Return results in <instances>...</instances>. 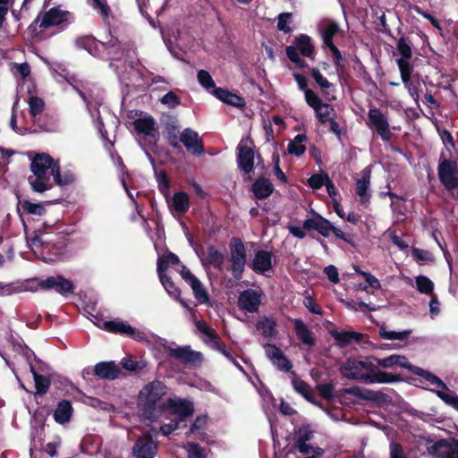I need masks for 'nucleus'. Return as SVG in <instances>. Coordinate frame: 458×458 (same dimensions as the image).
Instances as JSON below:
<instances>
[{
    "label": "nucleus",
    "mask_w": 458,
    "mask_h": 458,
    "mask_svg": "<svg viewBox=\"0 0 458 458\" xmlns=\"http://www.w3.org/2000/svg\"><path fill=\"white\" fill-rule=\"evenodd\" d=\"M54 76H55V79L58 81V82H62L63 80L64 81H66L72 87V89L78 92V94L81 96V98H82V100L85 102V104L87 105V107L88 109L89 110V96L87 95V93L85 91H83L82 89H81V85L76 81V80L72 77V78H70V79H67L65 76H62L61 74L57 73V72H54Z\"/></svg>",
    "instance_id": "a19ab883"
},
{
    "label": "nucleus",
    "mask_w": 458,
    "mask_h": 458,
    "mask_svg": "<svg viewBox=\"0 0 458 458\" xmlns=\"http://www.w3.org/2000/svg\"><path fill=\"white\" fill-rule=\"evenodd\" d=\"M434 283L426 276L420 275L415 277V287L422 294L433 295Z\"/></svg>",
    "instance_id": "ea45409f"
},
{
    "label": "nucleus",
    "mask_w": 458,
    "mask_h": 458,
    "mask_svg": "<svg viewBox=\"0 0 458 458\" xmlns=\"http://www.w3.org/2000/svg\"><path fill=\"white\" fill-rule=\"evenodd\" d=\"M397 65L401 73L403 83L407 89L410 96L414 99L416 103H418L420 95L418 88L411 81L412 67L410 62H406L404 60H397Z\"/></svg>",
    "instance_id": "a211bd4d"
},
{
    "label": "nucleus",
    "mask_w": 458,
    "mask_h": 458,
    "mask_svg": "<svg viewBox=\"0 0 458 458\" xmlns=\"http://www.w3.org/2000/svg\"><path fill=\"white\" fill-rule=\"evenodd\" d=\"M104 328L111 333L129 336L140 343L149 344L150 342L148 339V335H147L146 332L132 327L130 324H128L125 321H106L104 323Z\"/></svg>",
    "instance_id": "6e6552de"
},
{
    "label": "nucleus",
    "mask_w": 458,
    "mask_h": 458,
    "mask_svg": "<svg viewBox=\"0 0 458 458\" xmlns=\"http://www.w3.org/2000/svg\"><path fill=\"white\" fill-rule=\"evenodd\" d=\"M166 393V386L159 380L149 382L142 387L138 396V407L144 420L153 422L163 414L165 408L163 398Z\"/></svg>",
    "instance_id": "7ed1b4c3"
},
{
    "label": "nucleus",
    "mask_w": 458,
    "mask_h": 458,
    "mask_svg": "<svg viewBox=\"0 0 458 458\" xmlns=\"http://www.w3.org/2000/svg\"><path fill=\"white\" fill-rule=\"evenodd\" d=\"M318 30L326 47L334 43L333 38L338 33L340 27L339 24L333 20H322L318 23Z\"/></svg>",
    "instance_id": "b1692460"
},
{
    "label": "nucleus",
    "mask_w": 458,
    "mask_h": 458,
    "mask_svg": "<svg viewBox=\"0 0 458 458\" xmlns=\"http://www.w3.org/2000/svg\"><path fill=\"white\" fill-rule=\"evenodd\" d=\"M252 191L256 198L265 199L272 194L274 186L268 179L259 178L253 183Z\"/></svg>",
    "instance_id": "7c9ffc66"
},
{
    "label": "nucleus",
    "mask_w": 458,
    "mask_h": 458,
    "mask_svg": "<svg viewBox=\"0 0 458 458\" xmlns=\"http://www.w3.org/2000/svg\"><path fill=\"white\" fill-rule=\"evenodd\" d=\"M208 419L206 415L198 416L191 426L190 432L199 436V437L202 439L204 431L208 426Z\"/></svg>",
    "instance_id": "8fccbe9b"
},
{
    "label": "nucleus",
    "mask_w": 458,
    "mask_h": 458,
    "mask_svg": "<svg viewBox=\"0 0 458 458\" xmlns=\"http://www.w3.org/2000/svg\"><path fill=\"white\" fill-rule=\"evenodd\" d=\"M180 141L193 155L200 156L204 153V148L198 132L190 128L182 131L180 135Z\"/></svg>",
    "instance_id": "f3484780"
},
{
    "label": "nucleus",
    "mask_w": 458,
    "mask_h": 458,
    "mask_svg": "<svg viewBox=\"0 0 458 458\" xmlns=\"http://www.w3.org/2000/svg\"><path fill=\"white\" fill-rule=\"evenodd\" d=\"M197 329L204 335V342L209 344L218 335L214 329L209 327L204 320L196 321Z\"/></svg>",
    "instance_id": "3c124183"
},
{
    "label": "nucleus",
    "mask_w": 458,
    "mask_h": 458,
    "mask_svg": "<svg viewBox=\"0 0 458 458\" xmlns=\"http://www.w3.org/2000/svg\"><path fill=\"white\" fill-rule=\"evenodd\" d=\"M295 47L304 56L310 57L313 55L314 47L310 38L307 35H301L295 40Z\"/></svg>",
    "instance_id": "79ce46f5"
},
{
    "label": "nucleus",
    "mask_w": 458,
    "mask_h": 458,
    "mask_svg": "<svg viewBox=\"0 0 458 458\" xmlns=\"http://www.w3.org/2000/svg\"><path fill=\"white\" fill-rule=\"evenodd\" d=\"M213 95L224 103L233 106H242L244 104V101L241 97L221 88L215 89L213 90Z\"/></svg>",
    "instance_id": "2f4dec72"
},
{
    "label": "nucleus",
    "mask_w": 458,
    "mask_h": 458,
    "mask_svg": "<svg viewBox=\"0 0 458 458\" xmlns=\"http://www.w3.org/2000/svg\"><path fill=\"white\" fill-rule=\"evenodd\" d=\"M263 347L266 356L277 369L284 372L292 369L293 364L291 360L284 355L280 348L271 344H265Z\"/></svg>",
    "instance_id": "f8f14e48"
},
{
    "label": "nucleus",
    "mask_w": 458,
    "mask_h": 458,
    "mask_svg": "<svg viewBox=\"0 0 458 458\" xmlns=\"http://www.w3.org/2000/svg\"><path fill=\"white\" fill-rule=\"evenodd\" d=\"M133 126L137 133L151 137L155 140L158 134L157 123L150 115H144L137 118L133 122Z\"/></svg>",
    "instance_id": "412c9836"
},
{
    "label": "nucleus",
    "mask_w": 458,
    "mask_h": 458,
    "mask_svg": "<svg viewBox=\"0 0 458 458\" xmlns=\"http://www.w3.org/2000/svg\"><path fill=\"white\" fill-rule=\"evenodd\" d=\"M389 458H408V456L401 445L397 443H391Z\"/></svg>",
    "instance_id": "774afa93"
},
{
    "label": "nucleus",
    "mask_w": 458,
    "mask_h": 458,
    "mask_svg": "<svg viewBox=\"0 0 458 458\" xmlns=\"http://www.w3.org/2000/svg\"><path fill=\"white\" fill-rule=\"evenodd\" d=\"M373 361L377 368L378 366L385 369H394V368H403L411 371L412 365L409 362L408 359L405 356L392 354L386 358H373Z\"/></svg>",
    "instance_id": "aec40b11"
},
{
    "label": "nucleus",
    "mask_w": 458,
    "mask_h": 458,
    "mask_svg": "<svg viewBox=\"0 0 458 458\" xmlns=\"http://www.w3.org/2000/svg\"><path fill=\"white\" fill-rule=\"evenodd\" d=\"M250 267L253 271L259 274H264L272 268V254L267 250H259L255 253L254 258L250 263Z\"/></svg>",
    "instance_id": "393cba45"
},
{
    "label": "nucleus",
    "mask_w": 458,
    "mask_h": 458,
    "mask_svg": "<svg viewBox=\"0 0 458 458\" xmlns=\"http://www.w3.org/2000/svg\"><path fill=\"white\" fill-rule=\"evenodd\" d=\"M170 354L186 364H200L203 359L201 352L192 351L189 346L170 349Z\"/></svg>",
    "instance_id": "4be33fe9"
},
{
    "label": "nucleus",
    "mask_w": 458,
    "mask_h": 458,
    "mask_svg": "<svg viewBox=\"0 0 458 458\" xmlns=\"http://www.w3.org/2000/svg\"><path fill=\"white\" fill-rule=\"evenodd\" d=\"M160 103L172 109L181 104V98L174 92L169 91L160 98Z\"/></svg>",
    "instance_id": "052dcab7"
},
{
    "label": "nucleus",
    "mask_w": 458,
    "mask_h": 458,
    "mask_svg": "<svg viewBox=\"0 0 458 458\" xmlns=\"http://www.w3.org/2000/svg\"><path fill=\"white\" fill-rule=\"evenodd\" d=\"M307 141V136L305 134H298L291 140L287 147V152L290 155L301 157L306 151L305 142Z\"/></svg>",
    "instance_id": "e433bc0d"
},
{
    "label": "nucleus",
    "mask_w": 458,
    "mask_h": 458,
    "mask_svg": "<svg viewBox=\"0 0 458 458\" xmlns=\"http://www.w3.org/2000/svg\"><path fill=\"white\" fill-rule=\"evenodd\" d=\"M330 335L341 347L347 346L352 343H360L363 339V335L356 331L330 330Z\"/></svg>",
    "instance_id": "bb28decb"
},
{
    "label": "nucleus",
    "mask_w": 458,
    "mask_h": 458,
    "mask_svg": "<svg viewBox=\"0 0 458 458\" xmlns=\"http://www.w3.org/2000/svg\"><path fill=\"white\" fill-rule=\"evenodd\" d=\"M68 12H64L59 8H51L49 11L45 13L40 19L37 21H39L40 28H49L53 26H57L68 19Z\"/></svg>",
    "instance_id": "6ab92c4d"
},
{
    "label": "nucleus",
    "mask_w": 458,
    "mask_h": 458,
    "mask_svg": "<svg viewBox=\"0 0 458 458\" xmlns=\"http://www.w3.org/2000/svg\"><path fill=\"white\" fill-rule=\"evenodd\" d=\"M436 393L437 396L446 404L454 407L456 411H458V395L450 391L448 388L445 391H436Z\"/></svg>",
    "instance_id": "864d4df0"
},
{
    "label": "nucleus",
    "mask_w": 458,
    "mask_h": 458,
    "mask_svg": "<svg viewBox=\"0 0 458 458\" xmlns=\"http://www.w3.org/2000/svg\"><path fill=\"white\" fill-rule=\"evenodd\" d=\"M189 458H206L201 447L195 443H189L185 446Z\"/></svg>",
    "instance_id": "338daca9"
},
{
    "label": "nucleus",
    "mask_w": 458,
    "mask_h": 458,
    "mask_svg": "<svg viewBox=\"0 0 458 458\" xmlns=\"http://www.w3.org/2000/svg\"><path fill=\"white\" fill-rule=\"evenodd\" d=\"M293 323L296 335L302 344L310 347L313 346L315 344L313 334L307 325L301 318H293Z\"/></svg>",
    "instance_id": "c85d7f7f"
},
{
    "label": "nucleus",
    "mask_w": 458,
    "mask_h": 458,
    "mask_svg": "<svg viewBox=\"0 0 458 458\" xmlns=\"http://www.w3.org/2000/svg\"><path fill=\"white\" fill-rule=\"evenodd\" d=\"M38 286L41 289H55V292L62 295H66L68 293H73L74 287L72 283L65 279L63 276H49L44 280H41L38 283Z\"/></svg>",
    "instance_id": "dca6fc26"
},
{
    "label": "nucleus",
    "mask_w": 458,
    "mask_h": 458,
    "mask_svg": "<svg viewBox=\"0 0 458 458\" xmlns=\"http://www.w3.org/2000/svg\"><path fill=\"white\" fill-rule=\"evenodd\" d=\"M411 330L394 331L388 330L386 327H381L378 331L379 336L386 340H404L411 335Z\"/></svg>",
    "instance_id": "c03bdc74"
},
{
    "label": "nucleus",
    "mask_w": 458,
    "mask_h": 458,
    "mask_svg": "<svg viewBox=\"0 0 458 458\" xmlns=\"http://www.w3.org/2000/svg\"><path fill=\"white\" fill-rule=\"evenodd\" d=\"M166 406L170 413L180 417V421H183L194 412L193 403L186 399L169 398L166 401Z\"/></svg>",
    "instance_id": "2eb2a0df"
},
{
    "label": "nucleus",
    "mask_w": 458,
    "mask_h": 458,
    "mask_svg": "<svg viewBox=\"0 0 458 458\" xmlns=\"http://www.w3.org/2000/svg\"><path fill=\"white\" fill-rule=\"evenodd\" d=\"M178 265L180 264V259L177 255L172 252H166L161 257L158 258L157 263V271H166L168 265Z\"/></svg>",
    "instance_id": "a18cd8bd"
},
{
    "label": "nucleus",
    "mask_w": 458,
    "mask_h": 458,
    "mask_svg": "<svg viewBox=\"0 0 458 458\" xmlns=\"http://www.w3.org/2000/svg\"><path fill=\"white\" fill-rule=\"evenodd\" d=\"M82 47L92 55H101L102 48L106 47V43L98 41L92 37H85L80 40Z\"/></svg>",
    "instance_id": "58836bf2"
},
{
    "label": "nucleus",
    "mask_w": 458,
    "mask_h": 458,
    "mask_svg": "<svg viewBox=\"0 0 458 458\" xmlns=\"http://www.w3.org/2000/svg\"><path fill=\"white\" fill-rule=\"evenodd\" d=\"M201 261L204 266L208 264L220 269L224 264L225 256L214 247H209L207 251V256L205 258H201Z\"/></svg>",
    "instance_id": "f704fd0d"
},
{
    "label": "nucleus",
    "mask_w": 458,
    "mask_h": 458,
    "mask_svg": "<svg viewBox=\"0 0 458 458\" xmlns=\"http://www.w3.org/2000/svg\"><path fill=\"white\" fill-rule=\"evenodd\" d=\"M339 370L344 377L366 384H389L399 380L398 376L378 369L372 358H349L342 363Z\"/></svg>",
    "instance_id": "f257e3e1"
},
{
    "label": "nucleus",
    "mask_w": 458,
    "mask_h": 458,
    "mask_svg": "<svg viewBox=\"0 0 458 458\" xmlns=\"http://www.w3.org/2000/svg\"><path fill=\"white\" fill-rule=\"evenodd\" d=\"M231 272L234 279L240 280L246 265V250L242 240L233 238L230 243Z\"/></svg>",
    "instance_id": "0eeeda50"
},
{
    "label": "nucleus",
    "mask_w": 458,
    "mask_h": 458,
    "mask_svg": "<svg viewBox=\"0 0 458 458\" xmlns=\"http://www.w3.org/2000/svg\"><path fill=\"white\" fill-rule=\"evenodd\" d=\"M72 411V404L69 401L63 400L59 402L54 411L55 421L62 425L68 423L71 420Z\"/></svg>",
    "instance_id": "c756f323"
},
{
    "label": "nucleus",
    "mask_w": 458,
    "mask_h": 458,
    "mask_svg": "<svg viewBox=\"0 0 458 458\" xmlns=\"http://www.w3.org/2000/svg\"><path fill=\"white\" fill-rule=\"evenodd\" d=\"M428 452L434 458H458V440L441 439L428 446Z\"/></svg>",
    "instance_id": "1a4fd4ad"
},
{
    "label": "nucleus",
    "mask_w": 458,
    "mask_h": 458,
    "mask_svg": "<svg viewBox=\"0 0 458 458\" xmlns=\"http://www.w3.org/2000/svg\"><path fill=\"white\" fill-rule=\"evenodd\" d=\"M310 74L321 89L326 90L333 86V84L322 75L318 68H312L310 70Z\"/></svg>",
    "instance_id": "680f3d73"
},
{
    "label": "nucleus",
    "mask_w": 458,
    "mask_h": 458,
    "mask_svg": "<svg viewBox=\"0 0 458 458\" xmlns=\"http://www.w3.org/2000/svg\"><path fill=\"white\" fill-rule=\"evenodd\" d=\"M248 140H242L237 147V163L239 168L245 174L252 172L254 167L253 149L248 146Z\"/></svg>",
    "instance_id": "4468645a"
},
{
    "label": "nucleus",
    "mask_w": 458,
    "mask_h": 458,
    "mask_svg": "<svg viewBox=\"0 0 458 458\" xmlns=\"http://www.w3.org/2000/svg\"><path fill=\"white\" fill-rule=\"evenodd\" d=\"M190 286L192 289L195 298L200 303H207L209 301L208 293L204 285L202 284V283L199 279L191 284Z\"/></svg>",
    "instance_id": "de8ad7c7"
},
{
    "label": "nucleus",
    "mask_w": 458,
    "mask_h": 458,
    "mask_svg": "<svg viewBox=\"0 0 458 458\" xmlns=\"http://www.w3.org/2000/svg\"><path fill=\"white\" fill-rule=\"evenodd\" d=\"M198 81L207 90H209V89L214 90L215 89H216L215 87L216 84H215V81L212 79L211 75L209 74L208 72H207L205 70H200L198 72Z\"/></svg>",
    "instance_id": "bf43d9fd"
},
{
    "label": "nucleus",
    "mask_w": 458,
    "mask_h": 458,
    "mask_svg": "<svg viewBox=\"0 0 458 458\" xmlns=\"http://www.w3.org/2000/svg\"><path fill=\"white\" fill-rule=\"evenodd\" d=\"M52 233L39 228L27 236V243L34 255L47 263L55 262L62 254V248L53 243Z\"/></svg>",
    "instance_id": "20e7f679"
},
{
    "label": "nucleus",
    "mask_w": 458,
    "mask_h": 458,
    "mask_svg": "<svg viewBox=\"0 0 458 458\" xmlns=\"http://www.w3.org/2000/svg\"><path fill=\"white\" fill-rule=\"evenodd\" d=\"M209 345L218 351L219 352H221L225 357H226L229 360H231L235 366H237L241 370L242 369V368L241 367V365L234 360V359L233 358V356L230 354V352L226 350V347L224 344L221 343L220 341V337L217 336L215 340H213Z\"/></svg>",
    "instance_id": "6e6d98bb"
},
{
    "label": "nucleus",
    "mask_w": 458,
    "mask_h": 458,
    "mask_svg": "<svg viewBox=\"0 0 458 458\" xmlns=\"http://www.w3.org/2000/svg\"><path fill=\"white\" fill-rule=\"evenodd\" d=\"M106 47L102 48V53L106 52L110 59L111 67L116 72L122 81L131 80L132 77L141 78L142 72L139 62H133V56L136 52L133 48L125 47L117 38H111L105 42Z\"/></svg>",
    "instance_id": "f03ea898"
},
{
    "label": "nucleus",
    "mask_w": 458,
    "mask_h": 458,
    "mask_svg": "<svg viewBox=\"0 0 458 458\" xmlns=\"http://www.w3.org/2000/svg\"><path fill=\"white\" fill-rule=\"evenodd\" d=\"M30 170L36 177L53 176L58 185H67L74 181V176L71 173L62 175L58 162L46 153L37 154L31 159Z\"/></svg>",
    "instance_id": "39448f33"
},
{
    "label": "nucleus",
    "mask_w": 458,
    "mask_h": 458,
    "mask_svg": "<svg viewBox=\"0 0 458 458\" xmlns=\"http://www.w3.org/2000/svg\"><path fill=\"white\" fill-rule=\"evenodd\" d=\"M95 374L100 378L113 380L118 377L120 374V369L118 366L111 361V362H98L95 366Z\"/></svg>",
    "instance_id": "cd10ccee"
},
{
    "label": "nucleus",
    "mask_w": 458,
    "mask_h": 458,
    "mask_svg": "<svg viewBox=\"0 0 458 458\" xmlns=\"http://www.w3.org/2000/svg\"><path fill=\"white\" fill-rule=\"evenodd\" d=\"M292 18L291 13H283L278 16L277 29L284 33L291 31L290 21Z\"/></svg>",
    "instance_id": "69168bd1"
},
{
    "label": "nucleus",
    "mask_w": 458,
    "mask_h": 458,
    "mask_svg": "<svg viewBox=\"0 0 458 458\" xmlns=\"http://www.w3.org/2000/svg\"><path fill=\"white\" fill-rule=\"evenodd\" d=\"M21 207L25 212L30 215L43 216L46 212L45 207L41 203H32L29 200H24Z\"/></svg>",
    "instance_id": "5fc2aeb1"
},
{
    "label": "nucleus",
    "mask_w": 458,
    "mask_h": 458,
    "mask_svg": "<svg viewBox=\"0 0 458 458\" xmlns=\"http://www.w3.org/2000/svg\"><path fill=\"white\" fill-rule=\"evenodd\" d=\"M438 176L441 182L448 190L458 188L456 164L451 160L443 161L438 166Z\"/></svg>",
    "instance_id": "ddd939ff"
},
{
    "label": "nucleus",
    "mask_w": 458,
    "mask_h": 458,
    "mask_svg": "<svg viewBox=\"0 0 458 458\" xmlns=\"http://www.w3.org/2000/svg\"><path fill=\"white\" fill-rule=\"evenodd\" d=\"M367 126L375 130L383 141H389L392 137L390 123L386 114L377 107H371L368 111Z\"/></svg>",
    "instance_id": "423d86ee"
},
{
    "label": "nucleus",
    "mask_w": 458,
    "mask_h": 458,
    "mask_svg": "<svg viewBox=\"0 0 458 458\" xmlns=\"http://www.w3.org/2000/svg\"><path fill=\"white\" fill-rule=\"evenodd\" d=\"M328 177L329 176L326 174H313L309 178L308 183L312 189L318 190L325 185Z\"/></svg>",
    "instance_id": "0e129e2a"
},
{
    "label": "nucleus",
    "mask_w": 458,
    "mask_h": 458,
    "mask_svg": "<svg viewBox=\"0 0 458 458\" xmlns=\"http://www.w3.org/2000/svg\"><path fill=\"white\" fill-rule=\"evenodd\" d=\"M156 179H157L158 190L165 198H167L169 195L170 182L166 176L165 172L162 171L160 173H157Z\"/></svg>",
    "instance_id": "13d9d810"
},
{
    "label": "nucleus",
    "mask_w": 458,
    "mask_h": 458,
    "mask_svg": "<svg viewBox=\"0 0 458 458\" xmlns=\"http://www.w3.org/2000/svg\"><path fill=\"white\" fill-rule=\"evenodd\" d=\"M30 114L32 116L40 114L45 107L44 101L38 97H30L28 100Z\"/></svg>",
    "instance_id": "4d7b16f0"
},
{
    "label": "nucleus",
    "mask_w": 458,
    "mask_h": 458,
    "mask_svg": "<svg viewBox=\"0 0 458 458\" xmlns=\"http://www.w3.org/2000/svg\"><path fill=\"white\" fill-rule=\"evenodd\" d=\"M157 274H158L160 282L163 284L165 291L167 292V293L171 297H173L174 299H178L179 295H180V291L175 286V284L171 280V278L169 276H167V275L165 274V271H157Z\"/></svg>",
    "instance_id": "37998d69"
},
{
    "label": "nucleus",
    "mask_w": 458,
    "mask_h": 458,
    "mask_svg": "<svg viewBox=\"0 0 458 458\" xmlns=\"http://www.w3.org/2000/svg\"><path fill=\"white\" fill-rule=\"evenodd\" d=\"M276 322L273 318L263 317L257 323V329L266 338H271L276 334Z\"/></svg>",
    "instance_id": "c9c22d12"
},
{
    "label": "nucleus",
    "mask_w": 458,
    "mask_h": 458,
    "mask_svg": "<svg viewBox=\"0 0 458 458\" xmlns=\"http://www.w3.org/2000/svg\"><path fill=\"white\" fill-rule=\"evenodd\" d=\"M411 372L417 376L423 377L430 385L438 387V391H445L448 388L447 386L439 377L430 373L429 371L424 370L421 368L413 366L411 369Z\"/></svg>",
    "instance_id": "72a5a7b5"
},
{
    "label": "nucleus",
    "mask_w": 458,
    "mask_h": 458,
    "mask_svg": "<svg viewBox=\"0 0 458 458\" xmlns=\"http://www.w3.org/2000/svg\"><path fill=\"white\" fill-rule=\"evenodd\" d=\"M292 385L294 390L297 393L301 394L307 400H310L311 397L313 396L310 386L304 382L303 380L297 377H293L292 380Z\"/></svg>",
    "instance_id": "09e8293b"
},
{
    "label": "nucleus",
    "mask_w": 458,
    "mask_h": 458,
    "mask_svg": "<svg viewBox=\"0 0 458 458\" xmlns=\"http://www.w3.org/2000/svg\"><path fill=\"white\" fill-rule=\"evenodd\" d=\"M262 300L261 291L247 289L240 293L238 297V307L240 310L249 313L258 311Z\"/></svg>",
    "instance_id": "9d476101"
},
{
    "label": "nucleus",
    "mask_w": 458,
    "mask_h": 458,
    "mask_svg": "<svg viewBox=\"0 0 458 458\" xmlns=\"http://www.w3.org/2000/svg\"><path fill=\"white\" fill-rule=\"evenodd\" d=\"M314 112L318 120L322 123H326L335 117V108L331 105L323 102L314 109Z\"/></svg>",
    "instance_id": "4c0bfd02"
},
{
    "label": "nucleus",
    "mask_w": 458,
    "mask_h": 458,
    "mask_svg": "<svg viewBox=\"0 0 458 458\" xmlns=\"http://www.w3.org/2000/svg\"><path fill=\"white\" fill-rule=\"evenodd\" d=\"M157 452V442L148 434H144L138 438L132 448L134 458H154Z\"/></svg>",
    "instance_id": "9b49d317"
},
{
    "label": "nucleus",
    "mask_w": 458,
    "mask_h": 458,
    "mask_svg": "<svg viewBox=\"0 0 458 458\" xmlns=\"http://www.w3.org/2000/svg\"><path fill=\"white\" fill-rule=\"evenodd\" d=\"M324 217L319 214L313 212L310 218H307L303 222L304 228L308 231H318L320 222Z\"/></svg>",
    "instance_id": "e2e57ef3"
},
{
    "label": "nucleus",
    "mask_w": 458,
    "mask_h": 458,
    "mask_svg": "<svg viewBox=\"0 0 458 458\" xmlns=\"http://www.w3.org/2000/svg\"><path fill=\"white\" fill-rule=\"evenodd\" d=\"M170 208L178 214H184L190 207L189 197L185 192H176L169 202Z\"/></svg>",
    "instance_id": "473e14b6"
},
{
    "label": "nucleus",
    "mask_w": 458,
    "mask_h": 458,
    "mask_svg": "<svg viewBox=\"0 0 458 458\" xmlns=\"http://www.w3.org/2000/svg\"><path fill=\"white\" fill-rule=\"evenodd\" d=\"M33 353L31 352L30 350H28L27 348L24 350V356L29 363L30 370L33 375L37 394H44L47 392L50 386V380L48 377L40 376L36 372V369L30 361V356Z\"/></svg>",
    "instance_id": "a878e982"
},
{
    "label": "nucleus",
    "mask_w": 458,
    "mask_h": 458,
    "mask_svg": "<svg viewBox=\"0 0 458 458\" xmlns=\"http://www.w3.org/2000/svg\"><path fill=\"white\" fill-rule=\"evenodd\" d=\"M48 181H49L48 177L34 176V178L33 177L29 178V182H30V185L31 189L33 190V191L40 192V193L51 189L52 186L48 182Z\"/></svg>",
    "instance_id": "49530a36"
},
{
    "label": "nucleus",
    "mask_w": 458,
    "mask_h": 458,
    "mask_svg": "<svg viewBox=\"0 0 458 458\" xmlns=\"http://www.w3.org/2000/svg\"><path fill=\"white\" fill-rule=\"evenodd\" d=\"M370 170L369 167L363 169L360 173V178L356 182V194L360 198L361 205H367L370 199L369 192Z\"/></svg>",
    "instance_id": "5701e85b"
},
{
    "label": "nucleus",
    "mask_w": 458,
    "mask_h": 458,
    "mask_svg": "<svg viewBox=\"0 0 458 458\" xmlns=\"http://www.w3.org/2000/svg\"><path fill=\"white\" fill-rule=\"evenodd\" d=\"M397 50L399 54L402 55L398 60H404L409 62V59L412 55V51L411 47V43L404 38H401L397 42Z\"/></svg>",
    "instance_id": "603ef678"
}]
</instances>
